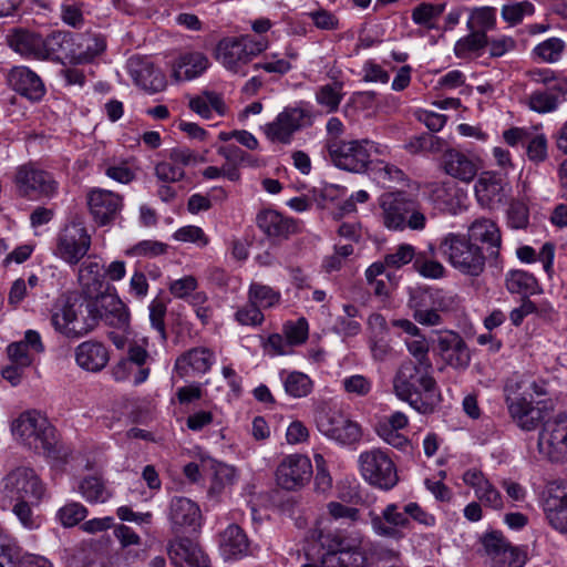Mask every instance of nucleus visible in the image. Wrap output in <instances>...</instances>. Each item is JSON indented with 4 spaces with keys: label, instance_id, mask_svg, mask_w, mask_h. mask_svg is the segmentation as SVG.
<instances>
[{
    "label": "nucleus",
    "instance_id": "nucleus-1",
    "mask_svg": "<svg viewBox=\"0 0 567 567\" xmlns=\"http://www.w3.org/2000/svg\"><path fill=\"white\" fill-rule=\"evenodd\" d=\"M392 383L394 394L419 413L429 414L434 411L440 395L432 377V365L405 360L398 368Z\"/></svg>",
    "mask_w": 567,
    "mask_h": 567
},
{
    "label": "nucleus",
    "instance_id": "nucleus-2",
    "mask_svg": "<svg viewBox=\"0 0 567 567\" xmlns=\"http://www.w3.org/2000/svg\"><path fill=\"white\" fill-rule=\"evenodd\" d=\"M439 254L462 275L478 277L485 270L483 248L462 233H446L437 239Z\"/></svg>",
    "mask_w": 567,
    "mask_h": 567
},
{
    "label": "nucleus",
    "instance_id": "nucleus-3",
    "mask_svg": "<svg viewBox=\"0 0 567 567\" xmlns=\"http://www.w3.org/2000/svg\"><path fill=\"white\" fill-rule=\"evenodd\" d=\"M381 221L389 230L406 228L421 231L426 227V217L417 200L405 192H391L379 199Z\"/></svg>",
    "mask_w": 567,
    "mask_h": 567
},
{
    "label": "nucleus",
    "instance_id": "nucleus-4",
    "mask_svg": "<svg viewBox=\"0 0 567 567\" xmlns=\"http://www.w3.org/2000/svg\"><path fill=\"white\" fill-rule=\"evenodd\" d=\"M12 435L29 449L47 456L58 452L55 429L48 417L37 410L22 412L11 423Z\"/></svg>",
    "mask_w": 567,
    "mask_h": 567
},
{
    "label": "nucleus",
    "instance_id": "nucleus-5",
    "mask_svg": "<svg viewBox=\"0 0 567 567\" xmlns=\"http://www.w3.org/2000/svg\"><path fill=\"white\" fill-rule=\"evenodd\" d=\"M269 45L265 38L255 39L247 34L227 39L218 44L217 59L228 71L245 76L246 66L250 61L267 50Z\"/></svg>",
    "mask_w": 567,
    "mask_h": 567
},
{
    "label": "nucleus",
    "instance_id": "nucleus-6",
    "mask_svg": "<svg viewBox=\"0 0 567 567\" xmlns=\"http://www.w3.org/2000/svg\"><path fill=\"white\" fill-rule=\"evenodd\" d=\"M317 538L328 548L321 559L322 567H368L367 549L361 537H334L329 543V536L319 530Z\"/></svg>",
    "mask_w": 567,
    "mask_h": 567
},
{
    "label": "nucleus",
    "instance_id": "nucleus-7",
    "mask_svg": "<svg viewBox=\"0 0 567 567\" xmlns=\"http://www.w3.org/2000/svg\"><path fill=\"white\" fill-rule=\"evenodd\" d=\"M358 468L362 478L382 491L392 489L399 482L396 466L386 451L373 447L358 456Z\"/></svg>",
    "mask_w": 567,
    "mask_h": 567
},
{
    "label": "nucleus",
    "instance_id": "nucleus-8",
    "mask_svg": "<svg viewBox=\"0 0 567 567\" xmlns=\"http://www.w3.org/2000/svg\"><path fill=\"white\" fill-rule=\"evenodd\" d=\"M373 146L374 142L370 140L328 138L326 142L331 162L337 167L353 173H361L367 169Z\"/></svg>",
    "mask_w": 567,
    "mask_h": 567
},
{
    "label": "nucleus",
    "instance_id": "nucleus-9",
    "mask_svg": "<svg viewBox=\"0 0 567 567\" xmlns=\"http://www.w3.org/2000/svg\"><path fill=\"white\" fill-rule=\"evenodd\" d=\"M0 494L10 503L14 499L40 501L44 494V485L33 468L17 466L1 480Z\"/></svg>",
    "mask_w": 567,
    "mask_h": 567
},
{
    "label": "nucleus",
    "instance_id": "nucleus-10",
    "mask_svg": "<svg viewBox=\"0 0 567 567\" xmlns=\"http://www.w3.org/2000/svg\"><path fill=\"white\" fill-rule=\"evenodd\" d=\"M318 431L340 446L353 447L362 439L361 426L338 411L320 410L315 417Z\"/></svg>",
    "mask_w": 567,
    "mask_h": 567
},
{
    "label": "nucleus",
    "instance_id": "nucleus-11",
    "mask_svg": "<svg viewBox=\"0 0 567 567\" xmlns=\"http://www.w3.org/2000/svg\"><path fill=\"white\" fill-rule=\"evenodd\" d=\"M91 237L81 221L72 220L56 235L53 254L64 262L74 266L87 254Z\"/></svg>",
    "mask_w": 567,
    "mask_h": 567
},
{
    "label": "nucleus",
    "instance_id": "nucleus-12",
    "mask_svg": "<svg viewBox=\"0 0 567 567\" xmlns=\"http://www.w3.org/2000/svg\"><path fill=\"white\" fill-rule=\"evenodd\" d=\"M311 124L310 111L300 106H288L272 122L266 124L262 131L271 142L289 144L296 132Z\"/></svg>",
    "mask_w": 567,
    "mask_h": 567
},
{
    "label": "nucleus",
    "instance_id": "nucleus-13",
    "mask_svg": "<svg viewBox=\"0 0 567 567\" xmlns=\"http://www.w3.org/2000/svg\"><path fill=\"white\" fill-rule=\"evenodd\" d=\"M370 523L377 536L396 542L403 539L406 530L411 529L405 505L398 503L388 504L380 514L370 513Z\"/></svg>",
    "mask_w": 567,
    "mask_h": 567
},
{
    "label": "nucleus",
    "instance_id": "nucleus-14",
    "mask_svg": "<svg viewBox=\"0 0 567 567\" xmlns=\"http://www.w3.org/2000/svg\"><path fill=\"white\" fill-rule=\"evenodd\" d=\"M14 183L22 196L37 195L51 198L59 189V183L49 172L31 164L18 167Z\"/></svg>",
    "mask_w": 567,
    "mask_h": 567
},
{
    "label": "nucleus",
    "instance_id": "nucleus-15",
    "mask_svg": "<svg viewBox=\"0 0 567 567\" xmlns=\"http://www.w3.org/2000/svg\"><path fill=\"white\" fill-rule=\"evenodd\" d=\"M538 452L545 458L558 462L567 456V416L559 415L545 422L538 436Z\"/></svg>",
    "mask_w": 567,
    "mask_h": 567
},
{
    "label": "nucleus",
    "instance_id": "nucleus-16",
    "mask_svg": "<svg viewBox=\"0 0 567 567\" xmlns=\"http://www.w3.org/2000/svg\"><path fill=\"white\" fill-rule=\"evenodd\" d=\"M91 312H95L96 324H105L125 331L130 326V310L114 292H105L91 299Z\"/></svg>",
    "mask_w": 567,
    "mask_h": 567
},
{
    "label": "nucleus",
    "instance_id": "nucleus-17",
    "mask_svg": "<svg viewBox=\"0 0 567 567\" xmlns=\"http://www.w3.org/2000/svg\"><path fill=\"white\" fill-rule=\"evenodd\" d=\"M542 507L549 526L567 534V485L549 483L543 494Z\"/></svg>",
    "mask_w": 567,
    "mask_h": 567
},
{
    "label": "nucleus",
    "instance_id": "nucleus-18",
    "mask_svg": "<svg viewBox=\"0 0 567 567\" xmlns=\"http://www.w3.org/2000/svg\"><path fill=\"white\" fill-rule=\"evenodd\" d=\"M506 405L512 420L523 431L536 430L548 414L543 402L534 403L526 393L507 396Z\"/></svg>",
    "mask_w": 567,
    "mask_h": 567
},
{
    "label": "nucleus",
    "instance_id": "nucleus-19",
    "mask_svg": "<svg viewBox=\"0 0 567 567\" xmlns=\"http://www.w3.org/2000/svg\"><path fill=\"white\" fill-rule=\"evenodd\" d=\"M312 475L310 460L300 454L285 456L276 471L278 485L288 491H295L309 482Z\"/></svg>",
    "mask_w": 567,
    "mask_h": 567
},
{
    "label": "nucleus",
    "instance_id": "nucleus-20",
    "mask_svg": "<svg viewBox=\"0 0 567 567\" xmlns=\"http://www.w3.org/2000/svg\"><path fill=\"white\" fill-rule=\"evenodd\" d=\"M80 311V298L76 296H61L51 309V324L54 330L66 338L76 337V331L84 329L83 323L75 320V312Z\"/></svg>",
    "mask_w": 567,
    "mask_h": 567
},
{
    "label": "nucleus",
    "instance_id": "nucleus-21",
    "mask_svg": "<svg viewBox=\"0 0 567 567\" xmlns=\"http://www.w3.org/2000/svg\"><path fill=\"white\" fill-rule=\"evenodd\" d=\"M87 205L94 220L100 225H106L121 212L122 197L111 190L95 188L87 195Z\"/></svg>",
    "mask_w": 567,
    "mask_h": 567
},
{
    "label": "nucleus",
    "instance_id": "nucleus-22",
    "mask_svg": "<svg viewBox=\"0 0 567 567\" xmlns=\"http://www.w3.org/2000/svg\"><path fill=\"white\" fill-rule=\"evenodd\" d=\"M258 228L270 239L282 240L299 231V224L277 210L264 209L257 217Z\"/></svg>",
    "mask_w": 567,
    "mask_h": 567
},
{
    "label": "nucleus",
    "instance_id": "nucleus-23",
    "mask_svg": "<svg viewBox=\"0 0 567 567\" xmlns=\"http://www.w3.org/2000/svg\"><path fill=\"white\" fill-rule=\"evenodd\" d=\"M167 554L175 567H209L208 557L188 538L172 540L168 544Z\"/></svg>",
    "mask_w": 567,
    "mask_h": 567
},
{
    "label": "nucleus",
    "instance_id": "nucleus-24",
    "mask_svg": "<svg viewBox=\"0 0 567 567\" xmlns=\"http://www.w3.org/2000/svg\"><path fill=\"white\" fill-rule=\"evenodd\" d=\"M9 85L25 99L38 102L45 94L41 78L27 66H14L8 74Z\"/></svg>",
    "mask_w": 567,
    "mask_h": 567
},
{
    "label": "nucleus",
    "instance_id": "nucleus-25",
    "mask_svg": "<svg viewBox=\"0 0 567 567\" xmlns=\"http://www.w3.org/2000/svg\"><path fill=\"white\" fill-rule=\"evenodd\" d=\"M439 352L442 360L450 367L463 370L467 368L471 355L463 338L453 331H446L437 339Z\"/></svg>",
    "mask_w": 567,
    "mask_h": 567
},
{
    "label": "nucleus",
    "instance_id": "nucleus-26",
    "mask_svg": "<svg viewBox=\"0 0 567 567\" xmlns=\"http://www.w3.org/2000/svg\"><path fill=\"white\" fill-rule=\"evenodd\" d=\"M209 64L207 55L203 52H182L171 64V75L176 82L192 81L200 76Z\"/></svg>",
    "mask_w": 567,
    "mask_h": 567
},
{
    "label": "nucleus",
    "instance_id": "nucleus-27",
    "mask_svg": "<svg viewBox=\"0 0 567 567\" xmlns=\"http://www.w3.org/2000/svg\"><path fill=\"white\" fill-rule=\"evenodd\" d=\"M463 482L473 488L475 497L484 506L495 511L504 507L502 494L481 471L475 468L467 470L463 474Z\"/></svg>",
    "mask_w": 567,
    "mask_h": 567
},
{
    "label": "nucleus",
    "instance_id": "nucleus-28",
    "mask_svg": "<svg viewBox=\"0 0 567 567\" xmlns=\"http://www.w3.org/2000/svg\"><path fill=\"white\" fill-rule=\"evenodd\" d=\"M442 167L447 175L464 183L472 182L480 168L473 156L453 148L444 152Z\"/></svg>",
    "mask_w": 567,
    "mask_h": 567
},
{
    "label": "nucleus",
    "instance_id": "nucleus-29",
    "mask_svg": "<svg viewBox=\"0 0 567 567\" xmlns=\"http://www.w3.org/2000/svg\"><path fill=\"white\" fill-rule=\"evenodd\" d=\"M215 362V354L208 348H193L176 359L175 371L181 378L208 372Z\"/></svg>",
    "mask_w": 567,
    "mask_h": 567
},
{
    "label": "nucleus",
    "instance_id": "nucleus-30",
    "mask_svg": "<svg viewBox=\"0 0 567 567\" xmlns=\"http://www.w3.org/2000/svg\"><path fill=\"white\" fill-rule=\"evenodd\" d=\"M127 68L134 82L145 91L155 93L165 89V75L151 62L141 59H131Z\"/></svg>",
    "mask_w": 567,
    "mask_h": 567
},
{
    "label": "nucleus",
    "instance_id": "nucleus-31",
    "mask_svg": "<svg viewBox=\"0 0 567 567\" xmlns=\"http://www.w3.org/2000/svg\"><path fill=\"white\" fill-rule=\"evenodd\" d=\"M76 364L89 372H99L104 369L110 360L106 347L94 340L80 343L74 351Z\"/></svg>",
    "mask_w": 567,
    "mask_h": 567
},
{
    "label": "nucleus",
    "instance_id": "nucleus-32",
    "mask_svg": "<svg viewBox=\"0 0 567 567\" xmlns=\"http://www.w3.org/2000/svg\"><path fill=\"white\" fill-rule=\"evenodd\" d=\"M200 509L196 503L186 497H174L169 505V520L175 532L199 526Z\"/></svg>",
    "mask_w": 567,
    "mask_h": 567
},
{
    "label": "nucleus",
    "instance_id": "nucleus-33",
    "mask_svg": "<svg viewBox=\"0 0 567 567\" xmlns=\"http://www.w3.org/2000/svg\"><path fill=\"white\" fill-rule=\"evenodd\" d=\"M472 241H481L488 245L489 256L496 257L502 245V236L496 223L489 218L475 219L467 228L466 234Z\"/></svg>",
    "mask_w": 567,
    "mask_h": 567
},
{
    "label": "nucleus",
    "instance_id": "nucleus-34",
    "mask_svg": "<svg viewBox=\"0 0 567 567\" xmlns=\"http://www.w3.org/2000/svg\"><path fill=\"white\" fill-rule=\"evenodd\" d=\"M75 37L68 31H54L43 38L45 60L68 58L75 61Z\"/></svg>",
    "mask_w": 567,
    "mask_h": 567
},
{
    "label": "nucleus",
    "instance_id": "nucleus-35",
    "mask_svg": "<svg viewBox=\"0 0 567 567\" xmlns=\"http://www.w3.org/2000/svg\"><path fill=\"white\" fill-rule=\"evenodd\" d=\"M219 546L226 558H239L248 554L249 540L238 525L230 524L220 534Z\"/></svg>",
    "mask_w": 567,
    "mask_h": 567
},
{
    "label": "nucleus",
    "instance_id": "nucleus-36",
    "mask_svg": "<svg viewBox=\"0 0 567 567\" xmlns=\"http://www.w3.org/2000/svg\"><path fill=\"white\" fill-rule=\"evenodd\" d=\"M10 47L23 56L45 60L43 38L37 33L16 31L10 38Z\"/></svg>",
    "mask_w": 567,
    "mask_h": 567
},
{
    "label": "nucleus",
    "instance_id": "nucleus-37",
    "mask_svg": "<svg viewBox=\"0 0 567 567\" xmlns=\"http://www.w3.org/2000/svg\"><path fill=\"white\" fill-rule=\"evenodd\" d=\"M437 243H430L426 249L417 252L413 267L420 276L426 279H441L445 276L446 269L441 261L436 259Z\"/></svg>",
    "mask_w": 567,
    "mask_h": 567
},
{
    "label": "nucleus",
    "instance_id": "nucleus-38",
    "mask_svg": "<svg viewBox=\"0 0 567 567\" xmlns=\"http://www.w3.org/2000/svg\"><path fill=\"white\" fill-rule=\"evenodd\" d=\"M429 299L427 290H415L411 292L409 307L413 310L414 320L420 324L439 326L442 323V317L430 306Z\"/></svg>",
    "mask_w": 567,
    "mask_h": 567
},
{
    "label": "nucleus",
    "instance_id": "nucleus-39",
    "mask_svg": "<svg viewBox=\"0 0 567 567\" xmlns=\"http://www.w3.org/2000/svg\"><path fill=\"white\" fill-rule=\"evenodd\" d=\"M502 181L495 175L482 174L475 184V196L482 207L492 208L501 203L503 194Z\"/></svg>",
    "mask_w": 567,
    "mask_h": 567
},
{
    "label": "nucleus",
    "instance_id": "nucleus-40",
    "mask_svg": "<svg viewBox=\"0 0 567 567\" xmlns=\"http://www.w3.org/2000/svg\"><path fill=\"white\" fill-rule=\"evenodd\" d=\"M506 288L511 293L523 296L540 292V287L534 275L525 270H511L505 278Z\"/></svg>",
    "mask_w": 567,
    "mask_h": 567
},
{
    "label": "nucleus",
    "instance_id": "nucleus-41",
    "mask_svg": "<svg viewBox=\"0 0 567 567\" xmlns=\"http://www.w3.org/2000/svg\"><path fill=\"white\" fill-rule=\"evenodd\" d=\"M279 375L285 392L289 396L299 399L305 398L311 393L313 382L306 373L299 371H281Z\"/></svg>",
    "mask_w": 567,
    "mask_h": 567
},
{
    "label": "nucleus",
    "instance_id": "nucleus-42",
    "mask_svg": "<svg viewBox=\"0 0 567 567\" xmlns=\"http://www.w3.org/2000/svg\"><path fill=\"white\" fill-rule=\"evenodd\" d=\"M188 106L203 118H210L213 111L219 115L225 113L223 97L210 91H205L198 96L190 97Z\"/></svg>",
    "mask_w": 567,
    "mask_h": 567
},
{
    "label": "nucleus",
    "instance_id": "nucleus-43",
    "mask_svg": "<svg viewBox=\"0 0 567 567\" xmlns=\"http://www.w3.org/2000/svg\"><path fill=\"white\" fill-rule=\"evenodd\" d=\"M564 95L553 89L535 90L528 95L527 105L539 114L551 113L558 109Z\"/></svg>",
    "mask_w": 567,
    "mask_h": 567
},
{
    "label": "nucleus",
    "instance_id": "nucleus-44",
    "mask_svg": "<svg viewBox=\"0 0 567 567\" xmlns=\"http://www.w3.org/2000/svg\"><path fill=\"white\" fill-rule=\"evenodd\" d=\"M247 299L262 311L277 307L281 301V293L268 285L254 281L248 287Z\"/></svg>",
    "mask_w": 567,
    "mask_h": 567
},
{
    "label": "nucleus",
    "instance_id": "nucleus-45",
    "mask_svg": "<svg viewBox=\"0 0 567 567\" xmlns=\"http://www.w3.org/2000/svg\"><path fill=\"white\" fill-rule=\"evenodd\" d=\"M80 42L75 49V62L85 63L104 52L106 42L100 34H81Z\"/></svg>",
    "mask_w": 567,
    "mask_h": 567
},
{
    "label": "nucleus",
    "instance_id": "nucleus-46",
    "mask_svg": "<svg viewBox=\"0 0 567 567\" xmlns=\"http://www.w3.org/2000/svg\"><path fill=\"white\" fill-rule=\"evenodd\" d=\"M147 340L143 339V344H138L134 342L128 347V353L126 361L131 362V365H136V370L134 373L133 384L140 385L145 382L150 375V368L144 367L148 359L150 354L146 350Z\"/></svg>",
    "mask_w": 567,
    "mask_h": 567
},
{
    "label": "nucleus",
    "instance_id": "nucleus-47",
    "mask_svg": "<svg viewBox=\"0 0 567 567\" xmlns=\"http://www.w3.org/2000/svg\"><path fill=\"white\" fill-rule=\"evenodd\" d=\"M79 492L82 497L91 504L105 503L112 496V493L97 476L83 478L79 485Z\"/></svg>",
    "mask_w": 567,
    "mask_h": 567
},
{
    "label": "nucleus",
    "instance_id": "nucleus-48",
    "mask_svg": "<svg viewBox=\"0 0 567 567\" xmlns=\"http://www.w3.org/2000/svg\"><path fill=\"white\" fill-rule=\"evenodd\" d=\"M470 31V34L461 38L454 45V53L460 59H467L487 45V35L484 32Z\"/></svg>",
    "mask_w": 567,
    "mask_h": 567
},
{
    "label": "nucleus",
    "instance_id": "nucleus-49",
    "mask_svg": "<svg viewBox=\"0 0 567 567\" xmlns=\"http://www.w3.org/2000/svg\"><path fill=\"white\" fill-rule=\"evenodd\" d=\"M565 49V41L560 38L553 37L537 44L533 53L545 63H555L560 60Z\"/></svg>",
    "mask_w": 567,
    "mask_h": 567
},
{
    "label": "nucleus",
    "instance_id": "nucleus-50",
    "mask_svg": "<svg viewBox=\"0 0 567 567\" xmlns=\"http://www.w3.org/2000/svg\"><path fill=\"white\" fill-rule=\"evenodd\" d=\"M342 83L340 82L322 85L316 93V100L318 104L324 106L328 112L337 111L342 101Z\"/></svg>",
    "mask_w": 567,
    "mask_h": 567
},
{
    "label": "nucleus",
    "instance_id": "nucleus-51",
    "mask_svg": "<svg viewBox=\"0 0 567 567\" xmlns=\"http://www.w3.org/2000/svg\"><path fill=\"white\" fill-rule=\"evenodd\" d=\"M212 470V491L216 493H220L224 488L231 486L237 482L238 475L234 466L219 462H213Z\"/></svg>",
    "mask_w": 567,
    "mask_h": 567
},
{
    "label": "nucleus",
    "instance_id": "nucleus-52",
    "mask_svg": "<svg viewBox=\"0 0 567 567\" xmlns=\"http://www.w3.org/2000/svg\"><path fill=\"white\" fill-rule=\"evenodd\" d=\"M496 23V9L482 7L472 11L467 21V28L473 31L484 32L492 30Z\"/></svg>",
    "mask_w": 567,
    "mask_h": 567
},
{
    "label": "nucleus",
    "instance_id": "nucleus-53",
    "mask_svg": "<svg viewBox=\"0 0 567 567\" xmlns=\"http://www.w3.org/2000/svg\"><path fill=\"white\" fill-rule=\"evenodd\" d=\"M528 76L535 83L544 84L547 89L557 90L559 94L567 93V79L557 75L550 69L530 70Z\"/></svg>",
    "mask_w": 567,
    "mask_h": 567
},
{
    "label": "nucleus",
    "instance_id": "nucleus-54",
    "mask_svg": "<svg viewBox=\"0 0 567 567\" xmlns=\"http://www.w3.org/2000/svg\"><path fill=\"white\" fill-rule=\"evenodd\" d=\"M234 319L240 326L259 327L265 321V316L258 306L247 299V303L237 308Z\"/></svg>",
    "mask_w": 567,
    "mask_h": 567
},
{
    "label": "nucleus",
    "instance_id": "nucleus-55",
    "mask_svg": "<svg viewBox=\"0 0 567 567\" xmlns=\"http://www.w3.org/2000/svg\"><path fill=\"white\" fill-rule=\"evenodd\" d=\"M417 252L411 244H400L393 251L384 256L388 268L399 269L416 259Z\"/></svg>",
    "mask_w": 567,
    "mask_h": 567
},
{
    "label": "nucleus",
    "instance_id": "nucleus-56",
    "mask_svg": "<svg viewBox=\"0 0 567 567\" xmlns=\"http://www.w3.org/2000/svg\"><path fill=\"white\" fill-rule=\"evenodd\" d=\"M444 11L443 4L421 3L412 11V20L415 24L432 29V21L440 17Z\"/></svg>",
    "mask_w": 567,
    "mask_h": 567
},
{
    "label": "nucleus",
    "instance_id": "nucleus-57",
    "mask_svg": "<svg viewBox=\"0 0 567 567\" xmlns=\"http://www.w3.org/2000/svg\"><path fill=\"white\" fill-rule=\"evenodd\" d=\"M56 515L64 527H73L87 516V509L81 503L71 502L61 507Z\"/></svg>",
    "mask_w": 567,
    "mask_h": 567
},
{
    "label": "nucleus",
    "instance_id": "nucleus-58",
    "mask_svg": "<svg viewBox=\"0 0 567 567\" xmlns=\"http://www.w3.org/2000/svg\"><path fill=\"white\" fill-rule=\"evenodd\" d=\"M441 147V140L430 133H423L410 138L405 148L412 153H434Z\"/></svg>",
    "mask_w": 567,
    "mask_h": 567
},
{
    "label": "nucleus",
    "instance_id": "nucleus-59",
    "mask_svg": "<svg viewBox=\"0 0 567 567\" xmlns=\"http://www.w3.org/2000/svg\"><path fill=\"white\" fill-rule=\"evenodd\" d=\"M167 251V245L157 240H142L131 248L125 254L131 257H146L154 258L164 255Z\"/></svg>",
    "mask_w": 567,
    "mask_h": 567
},
{
    "label": "nucleus",
    "instance_id": "nucleus-60",
    "mask_svg": "<svg viewBox=\"0 0 567 567\" xmlns=\"http://www.w3.org/2000/svg\"><path fill=\"white\" fill-rule=\"evenodd\" d=\"M409 353L415 359L416 364L432 365L429 358L430 346L423 334L414 338L405 339L404 341Z\"/></svg>",
    "mask_w": 567,
    "mask_h": 567
},
{
    "label": "nucleus",
    "instance_id": "nucleus-61",
    "mask_svg": "<svg viewBox=\"0 0 567 567\" xmlns=\"http://www.w3.org/2000/svg\"><path fill=\"white\" fill-rule=\"evenodd\" d=\"M374 177L383 185L391 183H401L405 179V174L402 169L385 162H378L372 168Z\"/></svg>",
    "mask_w": 567,
    "mask_h": 567
},
{
    "label": "nucleus",
    "instance_id": "nucleus-62",
    "mask_svg": "<svg viewBox=\"0 0 567 567\" xmlns=\"http://www.w3.org/2000/svg\"><path fill=\"white\" fill-rule=\"evenodd\" d=\"M454 190L455 187L450 182H435L429 185L431 200L444 209L452 204Z\"/></svg>",
    "mask_w": 567,
    "mask_h": 567
},
{
    "label": "nucleus",
    "instance_id": "nucleus-63",
    "mask_svg": "<svg viewBox=\"0 0 567 567\" xmlns=\"http://www.w3.org/2000/svg\"><path fill=\"white\" fill-rule=\"evenodd\" d=\"M526 144V154L529 161L538 164L547 158V138L544 134L530 133Z\"/></svg>",
    "mask_w": 567,
    "mask_h": 567
},
{
    "label": "nucleus",
    "instance_id": "nucleus-64",
    "mask_svg": "<svg viewBox=\"0 0 567 567\" xmlns=\"http://www.w3.org/2000/svg\"><path fill=\"white\" fill-rule=\"evenodd\" d=\"M529 210L525 203L513 200L507 209V225L513 229H522L528 225Z\"/></svg>",
    "mask_w": 567,
    "mask_h": 567
}]
</instances>
